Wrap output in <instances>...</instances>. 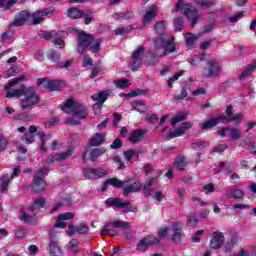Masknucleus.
Here are the masks:
<instances>
[{"instance_id": "nucleus-17", "label": "nucleus", "mask_w": 256, "mask_h": 256, "mask_svg": "<svg viewBox=\"0 0 256 256\" xmlns=\"http://www.w3.org/2000/svg\"><path fill=\"white\" fill-rule=\"evenodd\" d=\"M91 99L92 101H97V103L94 104V109H96V107H101L103 103L109 99V93H107V91H101L92 95Z\"/></svg>"}, {"instance_id": "nucleus-39", "label": "nucleus", "mask_w": 256, "mask_h": 256, "mask_svg": "<svg viewBox=\"0 0 256 256\" xmlns=\"http://www.w3.org/2000/svg\"><path fill=\"white\" fill-rule=\"evenodd\" d=\"M40 139H41V146H40V150L41 151H44V152H47L49 151V148L45 147V141L46 139H51V135H45V132H40L38 133Z\"/></svg>"}, {"instance_id": "nucleus-14", "label": "nucleus", "mask_w": 256, "mask_h": 256, "mask_svg": "<svg viewBox=\"0 0 256 256\" xmlns=\"http://www.w3.org/2000/svg\"><path fill=\"white\" fill-rule=\"evenodd\" d=\"M66 15L69 19H83V15H89V9L81 10L79 7H71L67 10Z\"/></svg>"}, {"instance_id": "nucleus-29", "label": "nucleus", "mask_w": 256, "mask_h": 256, "mask_svg": "<svg viewBox=\"0 0 256 256\" xmlns=\"http://www.w3.org/2000/svg\"><path fill=\"white\" fill-rule=\"evenodd\" d=\"M174 41H175V38H172L167 41V44L163 48V50H164L163 55H167V54L169 55V54L175 53V51H177Z\"/></svg>"}, {"instance_id": "nucleus-31", "label": "nucleus", "mask_w": 256, "mask_h": 256, "mask_svg": "<svg viewBox=\"0 0 256 256\" xmlns=\"http://www.w3.org/2000/svg\"><path fill=\"white\" fill-rule=\"evenodd\" d=\"M114 229H123V231H127L131 229V224L129 222L116 220L113 222Z\"/></svg>"}, {"instance_id": "nucleus-34", "label": "nucleus", "mask_w": 256, "mask_h": 256, "mask_svg": "<svg viewBox=\"0 0 256 256\" xmlns=\"http://www.w3.org/2000/svg\"><path fill=\"white\" fill-rule=\"evenodd\" d=\"M132 107L135 109V111H138V113H146L147 112V105L143 103L142 101H135L132 105Z\"/></svg>"}, {"instance_id": "nucleus-1", "label": "nucleus", "mask_w": 256, "mask_h": 256, "mask_svg": "<svg viewBox=\"0 0 256 256\" xmlns=\"http://www.w3.org/2000/svg\"><path fill=\"white\" fill-rule=\"evenodd\" d=\"M21 81H27V76L22 75L17 78L10 80L5 86L4 91H6L5 97L7 99H11L16 97H25L20 102L21 109H29V107H33V105H39L41 103V98L37 95V88L35 86L25 87L22 86L19 89H11V87H15L17 83H21Z\"/></svg>"}, {"instance_id": "nucleus-27", "label": "nucleus", "mask_w": 256, "mask_h": 256, "mask_svg": "<svg viewBox=\"0 0 256 256\" xmlns=\"http://www.w3.org/2000/svg\"><path fill=\"white\" fill-rule=\"evenodd\" d=\"M108 183H110V185L115 189H122L124 185H127V183H129V180L121 181L119 180V178L113 177V178H108Z\"/></svg>"}, {"instance_id": "nucleus-2", "label": "nucleus", "mask_w": 256, "mask_h": 256, "mask_svg": "<svg viewBox=\"0 0 256 256\" xmlns=\"http://www.w3.org/2000/svg\"><path fill=\"white\" fill-rule=\"evenodd\" d=\"M53 13V8H44L30 13L27 10H22L12 21V27H23V25H39L45 21V17Z\"/></svg>"}, {"instance_id": "nucleus-45", "label": "nucleus", "mask_w": 256, "mask_h": 256, "mask_svg": "<svg viewBox=\"0 0 256 256\" xmlns=\"http://www.w3.org/2000/svg\"><path fill=\"white\" fill-rule=\"evenodd\" d=\"M183 133H184L183 128H178L174 131L169 132L167 137H168V139H175L177 137H181V135H183Z\"/></svg>"}, {"instance_id": "nucleus-18", "label": "nucleus", "mask_w": 256, "mask_h": 256, "mask_svg": "<svg viewBox=\"0 0 256 256\" xmlns=\"http://www.w3.org/2000/svg\"><path fill=\"white\" fill-rule=\"evenodd\" d=\"M145 135H147V130L135 129L131 132L128 141H130V143H139L143 141Z\"/></svg>"}, {"instance_id": "nucleus-6", "label": "nucleus", "mask_w": 256, "mask_h": 256, "mask_svg": "<svg viewBox=\"0 0 256 256\" xmlns=\"http://www.w3.org/2000/svg\"><path fill=\"white\" fill-rule=\"evenodd\" d=\"M208 67H205L202 70L203 77L210 79L211 77H217L219 75V63H217L216 59H209L206 61Z\"/></svg>"}, {"instance_id": "nucleus-57", "label": "nucleus", "mask_w": 256, "mask_h": 256, "mask_svg": "<svg viewBox=\"0 0 256 256\" xmlns=\"http://www.w3.org/2000/svg\"><path fill=\"white\" fill-rule=\"evenodd\" d=\"M188 93H187V89H185V87L181 88V93L174 95V101H181L182 99H185L187 97Z\"/></svg>"}, {"instance_id": "nucleus-35", "label": "nucleus", "mask_w": 256, "mask_h": 256, "mask_svg": "<svg viewBox=\"0 0 256 256\" xmlns=\"http://www.w3.org/2000/svg\"><path fill=\"white\" fill-rule=\"evenodd\" d=\"M77 105L75 104V100L73 98H69L65 101L64 105L61 107L62 111H65V109H70V111L73 113V109H76Z\"/></svg>"}, {"instance_id": "nucleus-8", "label": "nucleus", "mask_w": 256, "mask_h": 256, "mask_svg": "<svg viewBox=\"0 0 256 256\" xmlns=\"http://www.w3.org/2000/svg\"><path fill=\"white\" fill-rule=\"evenodd\" d=\"M220 120L222 123H231V121H242L243 119V114L242 113H237L233 114V106L228 105L225 110V114H221Z\"/></svg>"}, {"instance_id": "nucleus-49", "label": "nucleus", "mask_w": 256, "mask_h": 256, "mask_svg": "<svg viewBox=\"0 0 256 256\" xmlns=\"http://www.w3.org/2000/svg\"><path fill=\"white\" fill-rule=\"evenodd\" d=\"M115 85L118 89H127V87H129V80L127 79L116 80Z\"/></svg>"}, {"instance_id": "nucleus-12", "label": "nucleus", "mask_w": 256, "mask_h": 256, "mask_svg": "<svg viewBox=\"0 0 256 256\" xmlns=\"http://www.w3.org/2000/svg\"><path fill=\"white\" fill-rule=\"evenodd\" d=\"M223 243H225V235L219 231L213 232L210 240V248L221 249L223 247Z\"/></svg>"}, {"instance_id": "nucleus-43", "label": "nucleus", "mask_w": 256, "mask_h": 256, "mask_svg": "<svg viewBox=\"0 0 256 256\" xmlns=\"http://www.w3.org/2000/svg\"><path fill=\"white\" fill-rule=\"evenodd\" d=\"M227 144H219L216 147L212 148L210 155H215V153H225L227 151Z\"/></svg>"}, {"instance_id": "nucleus-61", "label": "nucleus", "mask_w": 256, "mask_h": 256, "mask_svg": "<svg viewBox=\"0 0 256 256\" xmlns=\"http://www.w3.org/2000/svg\"><path fill=\"white\" fill-rule=\"evenodd\" d=\"M126 161H130L132 157H135V150L129 149L124 152Z\"/></svg>"}, {"instance_id": "nucleus-24", "label": "nucleus", "mask_w": 256, "mask_h": 256, "mask_svg": "<svg viewBox=\"0 0 256 256\" xmlns=\"http://www.w3.org/2000/svg\"><path fill=\"white\" fill-rule=\"evenodd\" d=\"M173 166L179 169V171H185V168L187 167L185 156L178 155L173 163Z\"/></svg>"}, {"instance_id": "nucleus-16", "label": "nucleus", "mask_w": 256, "mask_h": 256, "mask_svg": "<svg viewBox=\"0 0 256 256\" xmlns=\"http://www.w3.org/2000/svg\"><path fill=\"white\" fill-rule=\"evenodd\" d=\"M173 234H172V241L175 243V241H181L183 237V224L181 222H173L171 225Z\"/></svg>"}, {"instance_id": "nucleus-58", "label": "nucleus", "mask_w": 256, "mask_h": 256, "mask_svg": "<svg viewBox=\"0 0 256 256\" xmlns=\"http://www.w3.org/2000/svg\"><path fill=\"white\" fill-rule=\"evenodd\" d=\"M123 147V141L121 138H116L110 145V149H121Z\"/></svg>"}, {"instance_id": "nucleus-50", "label": "nucleus", "mask_w": 256, "mask_h": 256, "mask_svg": "<svg viewBox=\"0 0 256 256\" xmlns=\"http://www.w3.org/2000/svg\"><path fill=\"white\" fill-rule=\"evenodd\" d=\"M243 17H245V13H243L242 11L234 14L233 16H230L228 18L229 23H237V21H239L240 19H243Z\"/></svg>"}, {"instance_id": "nucleus-60", "label": "nucleus", "mask_w": 256, "mask_h": 256, "mask_svg": "<svg viewBox=\"0 0 256 256\" xmlns=\"http://www.w3.org/2000/svg\"><path fill=\"white\" fill-rule=\"evenodd\" d=\"M185 114H178L175 117L171 119L172 125H177V123H181V121H184Z\"/></svg>"}, {"instance_id": "nucleus-22", "label": "nucleus", "mask_w": 256, "mask_h": 256, "mask_svg": "<svg viewBox=\"0 0 256 256\" xmlns=\"http://www.w3.org/2000/svg\"><path fill=\"white\" fill-rule=\"evenodd\" d=\"M63 85V80H49L46 84H44V88L49 91H58L59 87Z\"/></svg>"}, {"instance_id": "nucleus-33", "label": "nucleus", "mask_w": 256, "mask_h": 256, "mask_svg": "<svg viewBox=\"0 0 256 256\" xmlns=\"http://www.w3.org/2000/svg\"><path fill=\"white\" fill-rule=\"evenodd\" d=\"M228 199H243L245 197V192L241 189L233 190L227 194Z\"/></svg>"}, {"instance_id": "nucleus-47", "label": "nucleus", "mask_w": 256, "mask_h": 256, "mask_svg": "<svg viewBox=\"0 0 256 256\" xmlns=\"http://www.w3.org/2000/svg\"><path fill=\"white\" fill-rule=\"evenodd\" d=\"M230 137L231 139H234L237 141L238 139H241V131L238 128L232 127L230 128Z\"/></svg>"}, {"instance_id": "nucleus-40", "label": "nucleus", "mask_w": 256, "mask_h": 256, "mask_svg": "<svg viewBox=\"0 0 256 256\" xmlns=\"http://www.w3.org/2000/svg\"><path fill=\"white\" fill-rule=\"evenodd\" d=\"M183 25H185V20L183 19V17H177L174 19L175 31H178V32L183 31Z\"/></svg>"}, {"instance_id": "nucleus-13", "label": "nucleus", "mask_w": 256, "mask_h": 256, "mask_svg": "<svg viewBox=\"0 0 256 256\" xmlns=\"http://www.w3.org/2000/svg\"><path fill=\"white\" fill-rule=\"evenodd\" d=\"M78 233L79 235H87L89 233V225L86 223H80L78 226L73 224L68 225V235L71 237Z\"/></svg>"}, {"instance_id": "nucleus-20", "label": "nucleus", "mask_w": 256, "mask_h": 256, "mask_svg": "<svg viewBox=\"0 0 256 256\" xmlns=\"http://www.w3.org/2000/svg\"><path fill=\"white\" fill-rule=\"evenodd\" d=\"M88 143L90 147H100V145L105 143V136L104 134L96 133L90 138Z\"/></svg>"}, {"instance_id": "nucleus-26", "label": "nucleus", "mask_w": 256, "mask_h": 256, "mask_svg": "<svg viewBox=\"0 0 256 256\" xmlns=\"http://www.w3.org/2000/svg\"><path fill=\"white\" fill-rule=\"evenodd\" d=\"M206 59H207V53L202 52L201 54H196L192 56L189 63L195 67L199 65L201 61H205Z\"/></svg>"}, {"instance_id": "nucleus-46", "label": "nucleus", "mask_w": 256, "mask_h": 256, "mask_svg": "<svg viewBox=\"0 0 256 256\" xmlns=\"http://www.w3.org/2000/svg\"><path fill=\"white\" fill-rule=\"evenodd\" d=\"M197 15H199V12L195 8H188L184 11V16L187 17V19H193Z\"/></svg>"}, {"instance_id": "nucleus-30", "label": "nucleus", "mask_w": 256, "mask_h": 256, "mask_svg": "<svg viewBox=\"0 0 256 256\" xmlns=\"http://www.w3.org/2000/svg\"><path fill=\"white\" fill-rule=\"evenodd\" d=\"M72 113L79 117V119H87V115H89L87 113V108H83L80 105H77V107L73 109Z\"/></svg>"}, {"instance_id": "nucleus-3", "label": "nucleus", "mask_w": 256, "mask_h": 256, "mask_svg": "<svg viewBox=\"0 0 256 256\" xmlns=\"http://www.w3.org/2000/svg\"><path fill=\"white\" fill-rule=\"evenodd\" d=\"M47 173H49L47 168H40L34 173L31 186L34 193H43L47 189V181H45Z\"/></svg>"}, {"instance_id": "nucleus-48", "label": "nucleus", "mask_w": 256, "mask_h": 256, "mask_svg": "<svg viewBox=\"0 0 256 256\" xmlns=\"http://www.w3.org/2000/svg\"><path fill=\"white\" fill-rule=\"evenodd\" d=\"M88 50L91 53H99L101 51V39H98L94 44H92Z\"/></svg>"}, {"instance_id": "nucleus-5", "label": "nucleus", "mask_w": 256, "mask_h": 256, "mask_svg": "<svg viewBox=\"0 0 256 256\" xmlns=\"http://www.w3.org/2000/svg\"><path fill=\"white\" fill-rule=\"evenodd\" d=\"M108 207H118V209H127L125 213H137V207H133L131 201L121 202L119 198H108L105 201Z\"/></svg>"}, {"instance_id": "nucleus-64", "label": "nucleus", "mask_w": 256, "mask_h": 256, "mask_svg": "<svg viewBox=\"0 0 256 256\" xmlns=\"http://www.w3.org/2000/svg\"><path fill=\"white\" fill-rule=\"evenodd\" d=\"M131 31V28H118L114 30L115 35H126V33H129Z\"/></svg>"}, {"instance_id": "nucleus-19", "label": "nucleus", "mask_w": 256, "mask_h": 256, "mask_svg": "<svg viewBox=\"0 0 256 256\" xmlns=\"http://www.w3.org/2000/svg\"><path fill=\"white\" fill-rule=\"evenodd\" d=\"M155 17H157V7L151 6L150 9L144 14L142 23L147 25V23H151Z\"/></svg>"}, {"instance_id": "nucleus-4", "label": "nucleus", "mask_w": 256, "mask_h": 256, "mask_svg": "<svg viewBox=\"0 0 256 256\" xmlns=\"http://www.w3.org/2000/svg\"><path fill=\"white\" fill-rule=\"evenodd\" d=\"M95 41V36L92 34H87L85 31L81 30L78 32V46L77 51L80 55H83L87 51V47Z\"/></svg>"}, {"instance_id": "nucleus-25", "label": "nucleus", "mask_w": 256, "mask_h": 256, "mask_svg": "<svg viewBox=\"0 0 256 256\" xmlns=\"http://www.w3.org/2000/svg\"><path fill=\"white\" fill-rule=\"evenodd\" d=\"M46 57L49 61H51V63H59L61 61V54L54 49H50L46 53Z\"/></svg>"}, {"instance_id": "nucleus-59", "label": "nucleus", "mask_w": 256, "mask_h": 256, "mask_svg": "<svg viewBox=\"0 0 256 256\" xmlns=\"http://www.w3.org/2000/svg\"><path fill=\"white\" fill-rule=\"evenodd\" d=\"M113 117H114V119L112 120V125H113V127H117V125H119V121H121V119H123V116H121V114L118 112H114Z\"/></svg>"}, {"instance_id": "nucleus-44", "label": "nucleus", "mask_w": 256, "mask_h": 256, "mask_svg": "<svg viewBox=\"0 0 256 256\" xmlns=\"http://www.w3.org/2000/svg\"><path fill=\"white\" fill-rule=\"evenodd\" d=\"M237 245V239L236 238H231L229 242L224 247V253H229L233 251V248Z\"/></svg>"}, {"instance_id": "nucleus-15", "label": "nucleus", "mask_w": 256, "mask_h": 256, "mask_svg": "<svg viewBox=\"0 0 256 256\" xmlns=\"http://www.w3.org/2000/svg\"><path fill=\"white\" fill-rule=\"evenodd\" d=\"M128 184L129 183H126L123 187L122 194L124 197H129V194L131 193H139L143 187V184H141L140 181L133 182L130 185Z\"/></svg>"}, {"instance_id": "nucleus-38", "label": "nucleus", "mask_w": 256, "mask_h": 256, "mask_svg": "<svg viewBox=\"0 0 256 256\" xmlns=\"http://www.w3.org/2000/svg\"><path fill=\"white\" fill-rule=\"evenodd\" d=\"M205 147H209V142H205L203 140L196 141L191 144V149L193 151H197V149H205Z\"/></svg>"}, {"instance_id": "nucleus-41", "label": "nucleus", "mask_w": 256, "mask_h": 256, "mask_svg": "<svg viewBox=\"0 0 256 256\" xmlns=\"http://www.w3.org/2000/svg\"><path fill=\"white\" fill-rule=\"evenodd\" d=\"M14 119L16 121H31L32 117L31 114L27 112H21L19 114L14 115Z\"/></svg>"}, {"instance_id": "nucleus-37", "label": "nucleus", "mask_w": 256, "mask_h": 256, "mask_svg": "<svg viewBox=\"0 0 256 256\" xmlns=\"http://www.w3.org/2000/svg\"><path fill=\"white\" fill-rule=\"evenodd\" d=\"M139 95H147V90L137 88V89L125 94V97H128L129 99H131L133 97H139Z\"/></svg>"}, {"instance_id": "nucleus-51", "label": "nucleus", "mask_w": 256, "mask_h": 256, "mask_svg": "<svg viewBox=\"0 0 256 256\" xmlns=\"http://www.w3.org/2000/svg\"><path fill=\"white\" fill-rule=\"evenodd\" d=\"M100 235L102 237L105 235H108L109 237H117L119 233L117 232V230H113V229H102L100 232Z\"/></svg>"}, {"instance_id": "nucleus-53", "label": "nucleus", "mask_w": 256, "mask_h": 256, "mask_svg": "<svg viewBox=\"0 0 256 256\" xmlns=\"http://www.w3.org/2000/svg\"><path fill=\"white\" fill-rule=\"evenodd\" d=\"M187 9H189V4L184 3L183 0H178L175 11H187Z\"/></svg>"}, {"instance_id": "nucleus-55", "label": "nucleus", "mask_w": 256, "mask_h": 256, "mask_svg": "<svg viewBox=\"0 0 256 256\" xmlns=\"http://www.w3.org/2000/svg\"><path fill=\"white\" fill-rule=\"evenodd\" d=\"M53 35H55V31H40L39 33V37H41V39H46V41H49V39H53Z\"/></svg>"}, {"instance_id": "nucleus-63", "label": "nucleus", "mask_w": 256, "mask_h": 256, "mask_svg": "<svg viewBox=\"0 0 256 256\" xmlns=\"http://www.w3.org/2000/svg\"><path fill=\"white\" fill-rule=\"evenodd\" d=\"M99 73H101V66H96L92 69L90 77L96 79V77H99Z\"/></svg>"}, {"instance_id": "nucleus-9", "label": "nucleus", "mask_w": 256, "mask_h": 256, "mask_svg": "<svg viewBox=\"0 0 256 256\" xmlns=\"http://www.w3.org/2000/svg\"><path fill=\"white\" fill-rule=\"evenodd\" d=\"M73 155V149H68L65 152L62 153H55L52 155H49L45 160L44 163L46 165H53L55 161H65V159H69Z\"/></svg>"}, {"instance_id": "nucleus-62", "label": "nucleus", "mask_w": 256, "mask_h": 256, "mask_svg": "<svg viewBox=\"0 0 256 256\" xmlns=\"http://www.w3.org/2000/svg\"><path fill=\"white\" fill-rule=\"evenodd\" d=\"M20 220L24 221L25 223H31L33 221V216H29V214L23 212L20 216Z\"/></svg>"}, {"instance_id": "nucleus-11", "label": "nucleus", "mask_w": 256, "mask_h": 256, "mask_svg": "<svg viewBox=\"0 0 256 256\" xmlns=\"http://www.w3.org/2000/svg\"><path fill=\"white\" fill-rule=\"evenodd\" d=\"M145 53V47L139 46L138 49H136L131 57H132V63H131V71H137L139 67H141V55Z\"/></svg>"}, {"instance_id": "nucleus-7", "label": "nucleus", "mask_w": 256, "mask_h": 256, "mask_svg": "<svg viewBox=\"0 0 256 256\" xmlns=\"http://www.w3.org/2000/svg\"><path fill=\"white\" fill-rule=\"evenodd\" d=\"M158 243L159 238L153 235H147L139 240L138 244L136 245V251H141L142 253H145V251H147L149 247L157 245Z\"/></svg>"}, {"instance_id": "nucleus-28", "label": "nucleus", "mask_w": 256, "mask_h": 256, "mask_svg": "<svg viewBox=\"0 0 256 256\" xmlns=\"http://www.w3.org/2000/svg\"><path fill=\"white\" fill-rule=\"evenodd\" d=\"M1 187L0 191L2 193H5L9 189V183H11V178L9 177V174H4L0 177Z\"/></svg>"}, {"instance_id": "nucleus-56", "label": "nucleus", "mask_w": 256, "mask_h": 256, "mask_svg": "<svg viewBox=\"0 0 256 256\" xmlns=\"http://www.w3.org/2000/svg\"><path fill=\"white\" fill-rule=\"evenodd\" d=\"M197 223H199V219H197V216L195 214H191L190 216H188L187 225L189 227H195Z\"/></svg>"}, {"instance_id": "nucleus-36", "label": "nucleus", "mask_w": 256, "mask_h": 256, "mask_svg": "<svg viewBox=\"0 0 256 256\" xmlns=\"http://www.w3.org/2000/svg\"><path fill=\"white\" fill-rule=\"evenodd\" d=\"M164 29H167V22L164 20L156 22V24L154 25V31L155 33H158V35H161Z\"/></svg>"}, {"instance_id": "nucleus-52", "label": "nucleus", "mask_w": 256, "mask_h": 256, "mask_svg": "<svg viewBox=\"0 0 256 256\" xmlns=\"http://www.w3.org/2000/svg\"><path fill=\"white\" fill-rule=\"evenodd\" d=\"M75 217L72 212H66L58 215L59 221H69Z\"/></svg>"}, {"instance_id": "nucleus-42", "label": "nucleus", "mask_w": 256, "mask_h": 256, "mask_svg": "<svg viewBox=\"0 0 256 256\" xmlns=\"http://www.w3.org/2000/svg\"><path fill=\"white\" fill-rule=\"evenodd\" d=\"M15 3H17V0H0V8L3 7L5 11H7V9H11Z\"/></svg>"}, {"instance_id": "nucleus-10", "label": "nucleus", "mask_w": 256, "mask_h": 256, "mask_svg": "<svg viewBox=\"0 0 256 256\" xmlns=\"http://www.w3.org/2000/svg\"><path fill=\"white\" fill-rule=\"evenodd\" d=\"M105 175H107V170L105 169H97V168H91V167L84 169L85 179H89V180L101 179L102 177H105Z\"/></svg>"}, {"instance_id": "nucleus-32", "label": "nucleus", "mask_w": 256, "mask_h": 256, "mask_svg": "<svg viewBox=\"0 0 256 256\" xmlns=\"http://www.w3.org/2000/svg\"><path fill=\"white\" fill-rule=\"evenodd\" d=\"M167 37L165 35H161L158 39L154 41V47L156 49H164V47L167 45Z\"/></svg>"}, {"instance_id": "nucleus-54", "label": "nucleus", "mask_w": 256, "mask_h": 256, "mask_svg": "<svg viewBox=\"0 0 256 256\" xmlns=\"http://www.w3.org/2000/svg\"><path fill=\"white\" fill-rule=\"evenodd\" d=\"M69 251H72V253H79V241L77 239H72L70 241Z\"/></svg>"}, {"instance_id": "nucleus-21", "label": "nucleus", "mask_w": 256, "mask_h": 256, "mask_svg": "<svg viewBox=\"0 0 256 256\" xmlns=\"http://www.w3.org/2000/svg\"><path fill=\"white\" fill-rule=\"evenodd\" d=\"M219 121H221L219 116L210 118L208 121L203 123L201 127L202 131H205V129H213V127H217L219 125Z\"/></svg>"}, {"instance_id": "nucleus-23", "label": "nucleus", "mask_w": 256, "mask_h": 256, "mask_svg": "<svg viewBox=\"0 0 256 256\" xmlns=\"http://www.w3.org/2000/svg\"><path fill=\"white\" fill-rule=\"evenodd\" d=\"M107 150L105 148H94L90 151V161L94 163V161H97L101 155H105Z\"/></svg>"}]
</instances>
